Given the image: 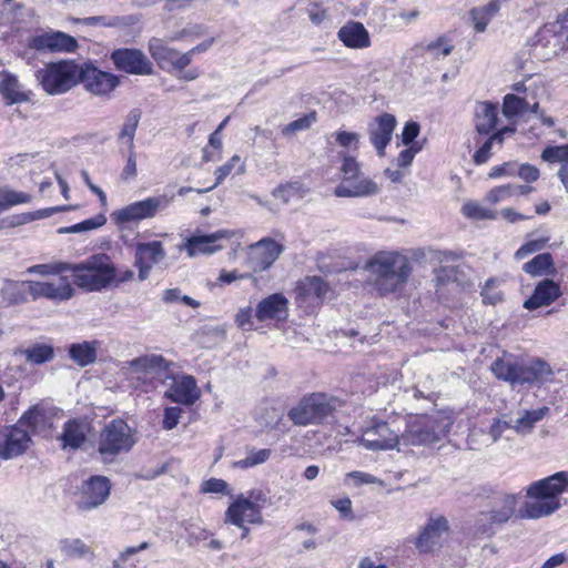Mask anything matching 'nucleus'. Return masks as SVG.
<instances>
[{"label":"nucleus","mask_w":568,"mask_h":568,"mask_svg":"<svg viewBox=\"0 0 568 568\" xmlns=\"http://www.w3.org/2000/svg\"><path fill=\"white\" fill-rule=\"evenodd\" d=\"M494 525H497L494 519V513L483 511L478 514L473 525V534L476 537H491L495 534Z\"/></svg>","instance_id":"41"},{"label":"nucleus","mask_w":568,"mask_h":568,"mask_svg":"<svg viewBox=\"0 0 568 568\" xmlns=\"http://www.w3.org/2000/svg\"><path fill=\"white\" fill-rule=\"evenodd\" d=\"M169 203L170 200L164 195L148 197L114 211L111 217L116 225L122 226L132 222L152 219L161 209L166 207Z\"/></svg>","instance_id":"12"},{"label":"nucleus","mask_w":568,"mask_h":568,"mask_svg":"<svg viewBox=\"0 0 568 568\" xmlns=\"http://www.w3.org/2000/svg\"><path fill=\"white\" fill-rule=\"evenodd\" d=\"M252 312L253 310L250 306L239 310L235 316V322L239 325V327L245 331L252 329Z\"/></svg>","instance_id":"63"},{"label":"nucleus","mask_w":568,"mask_h":568,"mask_svg":"<svg viewBox=\"0 0 568 568\" xmlns=\"http://www.w3.org/2000/svg\"><path fill=\"white\" fill-rule=\"evenodd\" d=\"M397 121L393 114L384 113L374 119L368 125V136L377 154L384 156L387 145L392 141Z\"/></svg>","instance_id":"22"},{"label":"nucleus","mask_w":568,"mask_h":568,"mask_svg":"<svg viewBox=\"0 0 568 568\" xmlns=\"http://www.w3.org/2000/svg\"><path fill=\"white\" fill-rule=\"evenodd\" d=\"M64 554L71 558L94 557L93 550L80 539L65 540L62 545Z\"/></svg>","instance_id":"48"},{"label":"nucleus","mask_w":568,"mask_h":568,"mask_svg":"<svg viewBox=\"0 0 568 568\" xmlns=\"http://www.w3.org/2000/svg\"><path fill=\"white\" fill-rule=\"evenodd\" d=\"M74 284L87 292H100L115 278V266L106 254H97L78 264H70Z\"/></svg>","instance_id":"4"},{"label":"nucleus","mask_w":568,"mask_h":568,"mask_svg":"<svg viewBox=\"0 0 568 568\" xmlns=\"http://www.w3.org/2000/svg\"><path fill=\"white\" fill-rule=\"evenodd\" d=\"M341 182L335 187L337 197H365L379 193L378 184L362 171L361 163L352 155L342 154Z\"/></svg>","instance_id":"6"},{"label":"nucleus","mask_w":568,"mask_h":568,"mask_svg":"<svg viewBox=\"0 0 568 568\" xmlns=\"http://www.w3.org/2000/svg\"><path fill=\"white\" fill-rule=\"evenodd\" d=\"M240 161V158L237 155H234L230 162L223 164L222 166H220L216 171H215V175H216V181L215 183L205 189V190H197L199 193H202V192H207L212 189H214L216 185H219L233 170L234 168V163L235 162H239Z\"/></svg>","instance_id":"58"},{"label":"nucleus","mask_w":568,"mask_h":568,"mask_svg":"<svg viewBox=\"0 0 568 568\" xmlns=\"http://www.w3.org/2000/svg\"><path fill=\"white\" fill-rule=\"evenodd\" d=\"M29 47L38 51L72 52L77 49L78 42L75 38L64 32L50 31L32 37Z\"/></svg>","instance_id":"21"},{"label":"nucleus","mask_w":568,"mask_h":568,"mask_svg":"<svg viewBox=\"0 0 568 568\" xmlns=\"http://www.w3.org/2000/svg\"><path fill=\"white\" fill-rule=\"evenodd\" d=\"M541 159L548 163H561L558 176L568 192V144L545 148Z\"/></svg>","instance_id":"34"},{"label":"nucleus","mask_w":568,"mask_h":568,"mask_svg":"<svg viewBox=\"0 0 568 568\" xmlns=\"http://www.w3.org/2000/svg\"><path fill=\"white\" fill-rule=\"evenodd\" d=\"M335 143L343 149L357 150L361 141V135L356 132L339 130L331 135Z\"/></svg>","instance_id":"50"},{"label":"nucleus","mask_w":568,"mask_h":568,"mask_svg":"<svg viewBox=\"0 0 568 568\" xmlns=\"http://www.w3.org/2000/svg\"><path fill=\"white\" fill-rule=\"evenodd\" d=\"M139 22L140 18L136 14L109 16L106 27L126 31Z\"/></svg>","instance_id":"52"},{"label":"nucleus","mask_w":568,"mask_h":568,"mask_svg":"<svg viewBox=\"0 0 568 568\" xmlns=\"http://www.w3.org/2000/svg\"><path fill=\"white\" fill-rule=\"evenodd\" d=\"M463 214L471 220H495L497 217V213L493 210H489L477 202L468 201L462 207Z\"/></svg>","instance_id":"45"},{"label":"nucleus","mask_w":568,"mask_h":568,"mask_svg":"<svg viewBox=\"0 0 568 568\" xmlns=\"http://www.w3.org/2000/svg\"><path fill=\"white\" fill-rule=\"evenodd\" d=\"M300 292L306 297H316L317 300H323L329 287L326 282H324L321 277L310 276L306 277L300 284Z\"/></svg>","instance_id":"39"},{"label":"nucleus","mask_w":568,"mask_h":568,"mask_svg":"<svg viewBox=\"0 0 568 568\" xmlns=\"http://www.w3.org/2000/svg\"><path fill=\"white\" fill-rule=\"evenodd\" d=\"M203 493H221L229 494V485L225 480L219 478H211L205 480L202 485Z\"/></svg>","instance_id":"62"},{"label":"nucleus","mask_w":568,"mask_h":568,"mask_svg":"<svg viewBox=\"0 0 568 568\" xmlns=\"http://www.w3.org/2000/svg\"><path fill=\"white\" fill-rule=\"evenodd\" d=\"M99 346L98 341L75 343L70 345L69 356L79 366L84 367L95 361Z\"/></svg>","instance_id":"36"},{"label":"nucleus","mask_w":568,"mask_h":568,"mask_svg":"<svg viewBox=\"0 0 568 568\" xmlns=\"http://www.w3.org/2000/svg\"><path fill=\"white\" fill-rule=\"evenodd\" d=\"M27 362L41 365L50 362L54 357V349L48 344H34L22 351Z\"/></svg>","instance_id":"40"},{"label":"nucleus","mask_w":568,"mask_h":568,"mask_svg":"<svg viewBox=\"0 0 568 568\" xmlns=\"http://www.w3.org/2000/svg\"><path fill=\"white\" fill-rule=\"evenodd\" d=\"M69 263L58 262L52 264H38L27 270L30 274L39 275H58L63 272H68Z\"/></svg>","instance_id":"51"},{"label":"nucleus","mask_w":568,"mask_h":568,"mask_svg":"<svg viewBox=\"0 0 568 568\" xmlns=\"http://www.w3.org/2000/svg\"><path fill=\"white\" fill-rule=\"evenodd\" d=\"M111 60L118 70L130 74L151 75L153 73L152 62L139 49H116L111 53Z\"/></svg>","instance_id":"18"},{"label":"nucleus","mask_w":568,"mask_h":568,"mask_svg":"<svg viewBox=\"0 0 568 568\" xmlns=\"http://www.w3.org/2000/svg\"><path fill=\"white\" fill-rule=\"evenodd\" d=\"M168 368V362L161 355H144L128 363V375L138 382L136 387L148 392L152 379L160 376Z\"/></svg>","instance_id":"13"},{"label":"nucleus","mask_w":568,"mask_h":568,"mask_svg":"<svg viewBox=\"0 0 568 568\" xmlns=\"http://www.w3.org/2000/svg\"><path fill=\"white\" fill-rule=\"evenodd\" d=\"M165 396L174 403L192 405L200 397V389L193 376L184 375L173 378L172 384L165 392Z\"/></svg>","instance_id":"26"},{"label":"nucleus","mask_w":568,"mask_h":568,"mask_svg":"<svg viewBox=\"0 0 568 568\" xmlns=\"http://www.w3.org/2000/svg\"><path fill=\"white\" fill-rule=\"evenodd\" d=\"M342 402L325 393H312L303 396L288 413V418L297 426L320 425L333 417Z\"/></svg>","instance_id":"5"},{"label":"nucleus","mask_w":568,"mask_h":568,"mask_svg":"<svg viewBox=\"0 0 568 568\" xmlns=\"http://www.w3.org/2000/svg\"><path fill=\"white\" fill-rule=\"evenodd\" d=\"M141 118V112L139 110H132L126 115L125 122L121 129L119 139L121 141L126 140V144L129 150H134V136L135 131Z\"/></svg>","instance_id":"42"},{"label":"nucleus","mask_w":568,"mask_h":568,"mask_svg":"<svg viewBox=\"0 0 568 568\" xmlns=\"http://www.w3.org/2000/svg\"><path fill=\"white\" fill-rule=\"evenodd\" d=\"M284 247L272 237H263L248 246L247 263L253 272H263L280 257Z\"/></svg>","instance_id":"17"},{"label":"nucleus","mask_w":568,"mask_h":568,"mask_svg":"<svg viewBox=\"0 0 568 568\" xmlns=\"http://www.w3.org/2000/svg\"><path fill=\"white\" fill-rule=\"evenodd\" d=\"M561 294L560 284L546 277L536 284L531 295L524 302L523 306L528 311L547 307L557 301Z\"/></svg>","instance_id":"25"},{"label":"nucleus","mask_w":568,"mask_h":568,"mask_svg":"<svg viewBox=\"0 0 568 568\" xmlns=\"http://www.w3.org/2000/svg\"><path fill=\"white\" fill-rule=\"evenodd\" d=\"M135 443L133 429L124 420L113 419L100 432L98 453L103 463L111 464L119 455L129 453Z\"/></svg>","instance_id":"7"},{"label":"nucleus","mask_w":568,"mask_h":568,"mask_svg":"<svg viewBox=\"0 0 568 568\" xmlns=\"http://www.w3.org/2000/svg\"><path fill=\"white\" fill-rule=\"evenodd\" d=\"M0 93L7 104H14L28 100V95L22 91L18 79L9 73L2 75L0 80Z\"/></svg>","instance_id":"37"},{"label":"nucleus","mask_w":568,"mask_h":568,"mask_svg":"<svg viewBox=\"0 0 568 568\" xmlns=\"http://www.w3.org/2000/svg\"><path fill=\"white\" fill-rule=\"evenodd\" d=\"M148 50L159 68L166 71H183L190 65L189 54L181 53L179 50L170 47L168 41L153 37L149 40Z\"/></svg>","instance_id":"14"},{"label":"nucleus","mask_w":568,"mask_h":568,"mask_svg":"<svg viewBox=\"0 0 568 568\" xmlns=\"http://www.w3.org/2000/svg\"><path fill=\"white\" fill-rule=\"evenodd\" d=\"M453 48L454 47L445 38H439L436 41L428 43L426 50L434 57L439 58L440 55H449L453 51Z\"/></svg>","instance_id":"55"},{"label":"nucleus","mask_w":568,"mask_h":568,"mask_svg":"<svg viewBox=\"0 0 568 568\" xmlns=\"http://www.w3.org/2000/svg\"><path fill=\"white\" fill-rule=\"evenodd\" d=\"M564 13L554 22L546 23L530 43L531 55L539 61L556 57L568 40V22Z\"/></svg>","instance_id":"9"},{"label":"nucleus","mask_w":568,"mask_h":568,"mask_svg":"<svg viewBox=\"0 0 568 568\" xmlns=\"http://www.w3.org/2000/svg\"><path fill=\"white\" fill-rule=\"evenodd\" d=\"M71 209H72V206L63 205V206L47 207V209L38 210L36 212H30V213H23V214L17 216V224H26V223H29V222H32L36 220L47 219L54 213L65 212Z\"/></svg>","instance_id":"49"},{"label":"nucleus","mask_w":568,"mask_h":568,"mask_svg":"<svg viewBox=\"0 0 568 568\" xmlns=\"http://www.w3.org/2000/svg\"><path fill=\"white\" fill-rule=\"evenodd\" d=\"M361 443L372 450L399 448V436L389 428L387 423L377 422L367 427L362 435Z\"/></svg>","instance_id":"19"},{"label":"nucleus","mask_w":568,"mask_h":568,"mask_svg":"<svg viewBox=\"0 0 568 568\" xmlns=\"http://www.w3.org/2000/svg\"><path fill=\"white\" fill-rule=\"evenodd\" d=\"M423 149V145L418 142L412 144L409 148L399 152L397 156V164L400 168H407L412 164L415 155Z\"/></svg>","instance_id":"57"},{"label":"nucleus","mask_w":568,"mask_h":568,"mask_svg":"<svg viewBox=\"0 0 568 568\" xmlns=\"http://www.w3.org/2000/svg\"><path fill=\"white\" fill-rule=\"evenodd\" d=\"M547 412H548L547 407L526 412L521 417L517 418L513 428L517 433L529 432L537 422H539L544 418V416L547 414Z\"/></svg>","instance_id":"44"},{"label":"nucleus","mask_w":568,"mask_h":568,"mask_svg":"<svg viewBox=\"0 0 568 568\" xmlns=\"http://www.w3.org/2000/svg\"><path fill=\"white\" fill-rule=\"evenodd\" d=\"M420 132V125L415 121H409L405 124L402 132V142L406 146H410L414 143V140L418 136Z\"/></svg>","instance_id":"60"},{"label":"nucleus","mask_w":568,"mask_h":568,"mask_svg":"<svg viewBox=\"0 0 568 568\" xmlns=\"http://www.w3.org/2000/svg\"><path fill=\"white\" fill-rule=\"evenodd\" d=\"M225 521L244 528L245 524H262L263 516L258 508H254L246 499L244 494L236 496L225 513Z\"/></svg>","instance_id":"24"},{"label":"nucleus","mask_w":568,"mask_h":568,"mask_svg":"<svg viewBox=\"0 0 568 568\" xmlns=\"http://www.w3.org/2000/svg\"><path fill=\"white\" fill-rule=\"evenodd\" d=\"M337 37L351 49H364L371 44L369 33L361 22H347L338 30Z\"/></svg>","instance_id":"30"},{"label":"nucleus","mask_w":568,"mask_h":568,"mask_svg":"<svg viewBox=\"0 0 568 568\" xmlns=\"http://www.w3.org/2000/svg\"><path fill=\"white\" fill-rule=\"evenodd\" d=\"M511 195H514L513 185H501L489 191L486 195V201L490 204H497L500 201L510 197Z\"/></svg>","instance_id":"56"},{"label":"nucleus","mask_w":568,"mask_h":568,"mask_svg":"<svg viewBox=\"0 0 568 568\" xmlns=\"http://www.w3.org/2000/svg\"><path fill=\"white\" fill-rule=\"evenodd\" d=\"M22 284L27 286L28 293L33 300L44 297L58 303L70 300L74 294L70 282L63 276L48 281H26Z\"/></svg>","instance_id":"15"},{"label":"nucleus","mask_w":568,"mask_h":568,"mask_svg":"<svg viewBox=\"0 0 568 568\" xmlns=\"http://www.w3.org/2000/svg\"><path fill=\"white\" fill-rule=\"evenodd\" d=\"M32 196L24 192L14 191L7 187L0 189V212L18 204L31 202Z\"/></svg>","instance_id":"43"},{"label":"nucleus","mask_w":568,"mask_h":568,"mask_svg":"<svg viewBox=\"0 0 568 568\" xmlns=\"http://www.w3.org/2000/svg\"><path fill=\"white\" fill-rule=\"evenodd\" d=\"M490 371L496 378L505 381L511 386L540 384L552 375L550 365L544 359L537 358L524 363L506 352L491 363Z\"/></svg>","instance_id":"3"},{"label":"nucleus","mask_w":568,"mask_h":568,"mask_svg":"<svg viewBox=\"0 0 568 568\" xmlns=\"http://www.w3.org/2000/svg\"><path fill=\"white\" fill-rule=\"evenodd\" d=\"M229 237L227 231H217L212 234L193 235L181 246L190 257L199 254H212L221 248L219 241Z\"/></svg>","instance_id":"29"},{"label":"nucleus","mask_w":568,"mask_h":568,"mask_svg":"<svg viewBox=\"0 0 568 568\" xmlns=\"http://www.w3.org/2000/svg\"><path fill=\"white\" fill-rule=\"evenodd\" d=\"M568 487V473L558 471L536 480L526 488V501L517 513L520 519H539L556 513L560 507L559 496Z\"/></svg>","instance_id":"1"},{"label":"nucleus","mask_w":568,"mask_h":568,"mask_svg":"<svg viewBox=\"0 0 568 568\" xmlns=\"http://www.w3.org/2000/svg\"><path fill=\"white\" fill-rule=\"evenodd\" d=\"M538 108V102H534L532 104H530L529 101H527L525 98H520L515 94H507L504 98L503 113L507 118H513L524 114L527 111L536 113Z\"/></svg>","instance_id":"38"},{"label":"nucleus","mask_w":568,"mask_h":568,"mask_svg":"<svg viewBox=\"0 0 568 568\" xmlns=\"http://www.w3.org/2000/svg\"><path fill=\"white\" fill-rule=\"evenodd\" d=\"M80 67L73 61L49 63L39 70V79L43 90L49 94H61L79 82Z\"/></svg>","instance_id":"10"},{"label":"nucleus","mask_w":568,"mask_h":568,"mask_svg":"<svg viewBox=\"0 0 568 568\" xmlns=\"http://www.w3.org/2000/svg\"><path fill=\"white\" fill-rule=\"evenodd\" d=\"M134 265L139 270V280L145 281L152 266L165 257V250L160 241L139 243L135 248Z\"/></svg>","instance_id":"23"},{"label":"nucleus","mask_w":568,"mask_h":568,"mask_svg":"<svg viewBox=\"0 0 568 568\" xmlns=\"http://www.w3.org/2000/svg\"><path fill=\"white\" fill-rule=\"evenodd\" d=\"M450 425L448 417L439 415L416 417L399 436V448L435 444L448 433Z\"/></svg>","instance_id":"8"},{"label":"nucleus","mask_w":568,"mask_h":568,"mask_svg":"<svg viewBox=\"0 0 568 568\" xmlns=\"http://www.w3.org/2000/svg\"><path fill=\"white\" fill-rule=\"evenodd\" d=\"M79 82L85 90L94 95L109 98L110 93L119 85V78L110 72L85 64L80 67Z\"/></svg>","instance_id":"16"},{"label":"nucleus","mask_w":568,"mask_h":568,"mask_svg":"<svg viewBox=\"0 0 568 568\" xmlns=\"http://www.w3.org/2000/svg\"><path fill=\"white\" fill-rule=\"evenodd\" d=\"M315 121V116L313 114L311 115H304L297 120L292 121L287 125H285L282 129L283 135H293L298 131L307 130L312 123Z\"/></svg>","instance_id":"54"},{"label":"nucleus","mask_w":568,"mask_h":568,"mask_svg":"<svg viewBox=\"0 0 568 568\" xmlns=\"http://www.w3.org/2000/svg\"><path fill=\"white\" fill-rule=\"evenodd\" d=\"M371 284L385 295L400 290L412 274L409 260L397 251H381L366 263Z\"/></svg>","instance_id":"2"},{"label":"nucleus","mask_w":568,"mask_h":568,"mask_svg":"<svg viewBox=\"0 0 568 568\" xmlns=\"http://www.w3.org/2000/svg\"><path fill=\"white\" fill-rule=\"evenodd\" d=\"M106 223V217L104 214H98L91 219H88L85 221H82L78 224L62 227L59 230L60 233H80V232H87L92 231L95 229H99L103 226Z\"/></svg>","instance_id":"46"},{"label":"nucleus","mask_w":568,"mask_h":568,"mask_svg":"<svg viewBox=\"0 0 568 568\" xmlns=\"http://www.w3.org/2000/svg\"><path fill=\"white\" fill-rule=\"evenodd\" d=\"M36 418L34 412H29L22 416L18 425L0 429V457L1 459H12L23 455L30 447L32 439L23 425H32Z\"/></svg>","instance_id":"11"},{"label":"nucleus","mask_w":568,"mask_h":568,"mask_svg":"<svg viewBox=\"0 0 568 568\" xmlns=\"http://www.w3.org/2000/svg\"><path fill=\"white\" fill-rule=\"evenodd\" d=\"M90 433V424L81 419L68 420L63 426V432L60 436L63 448L78 449L87 440Z\"/></svg>","instance_id":"32"},{"label":"nucleus","mask_w":568,"mask_h":568,"mask_svg":"<svg viewBox=\"0 0 568 568\" xmlns=\"http://www.w3.org/2000/svg\"><path fill=\"white\" fill-rule=\"evenodd\" d=\"M548 241H549V237L547 236V237L530 240V241L526 242L516 251L515 258L523 260L526 256L542 250L546 246Z\"/></svg>","instance_id":"53"},{"label":"nucleus","mask_w":568,"mask_h":568,"mask_svg":"<svg viewBox=\"0 0 568 568\" xmlns=\"http://www.w3.org/2000/svg\"><path fill=\"white\" fill-rule=\"evenodd\" d=\"M244 499L254 506V508H258V510L262 511V508L267 503V495L264 490L255 488L244 494Z\"/></svg>","instance_id":"59"},{"label":"nucleus","mask_w":568,"mask_h":568,"mask_svg":"<svg viewBox=\"0 0 568 568\" xmlns=\"http://www.w3.org/2000/svg\"><path fill=\"white\" fill-rule=\"evenodd\" d=\"M458 268L456 266H442L436 270V280L439 283H446L457 280Z\"/></svg>","instance_id":"64"},{"label":"nucleus","mask_w":568,"mask_h":568,"mask_svg":"<svg viewBox=\"0 0 568 568\" xmlns=\"http://www.w3.org/2000/svg\"><path fill=\"white\" fill-rule=\"evenodd\" d=\"M272 450L268 448L263 449H250L244 459L235 463V466L240 468H250L261 464H264L270 459Z\"/></svg>","instance_id":"47"},{"label":"nucleus","mask_w":568,"mask_h":568,"mask_svg":"<svg viewBox=\"0 0 568 568\" xmlns=\"http://www.w3.org/2000/svg\"><path fill=\"white\" fill-rule=\"evenodd\" d=\"M523 271L531 277L555 276L558 272L550 253H540L523 265Z\"/></svg>","instance_id":"35"},{"label":"nucleus","mask_w":568,"mask_h":568,"mask_svg":"<svg viewBox=\"0 0 568 568\" xmlns=\"http://www.w3.org/2000/svg\"><path fill=\"white\" fill-rule=\"evenodd\" d=\"M287 316L288 300L281 293H274L263 298L255 308V317L260 322L285 321Z\"/></svg>","instance_id":"27"},{"label":"nucleus","mask_w":568,"mask_h":568,"mask_svg":"<svg viewBox=\"0 0 568 568\" xmlns=\"http://www.w3.org/2000/svg\"><path fill=\"white\" fill-rule=\"evenodd\" d=\"M449 529V521L445 516L432 514L415 540L416 548L425 554L433 551Z\"/></svg>","instance_id":"20"},{"label":"nucleus","mask_w":568,"mask_h":568,"mask_svg":"<svg viewBox=\"0 0 568 568\" xmlns=\"http://www.w3.org/2000/svg\"><path fill=\"white\" fill-rule=\"evenodd\" d=\"M520 494L503 493L494 500V519L497 525L506 524L516 514Z\"/></svg>","instance_id":"33"},{"label":"nucleus","mask_w":568,"mask_h":568,"mask_svg":"<svg viewBox=\"0 0 568 568\" xmlns=\"http://www.w3.org/2000/svg\"><path fill=\"white\" fill-rule=\"evenodd\" d=\"M111 483L105 476H92L83 486V509H93L105 503L110 496Z\"/></svg>","instance_id":"28"},{"label":"nucleus","mask_w":568,"mask_h":568,"mask_svg":"<svg viewBox=\"0 0 568 568\" xmlns=\"http://www.w3.org/2000/svg\"><path fill=\"white\" fill-rule=\"evenodd\" d=\"M498 105L488 101L477 102L474 109L475 129L479 134H489L496 129Z\"/></svg>","instance_id":"31"},{"label":"nucleus","mask_w":568,"mask_h":568,"mask_svg":"<svg viewBox=\"0 0 568 568\" xmlns=\"http://www.w3.org/2000/svg\"><path fill=\"white\" fill-rule=\"evenodd\" d=\"M182 409L180 407H168L164 410L163 428L172 430L179 424Z\"/></svg>","instance_id":"61"}]
</instances>
